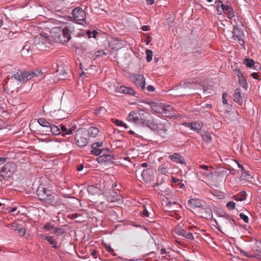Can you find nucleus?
<instances>
[{
  "label": "nucleus",
  "instance_id": "f257e3e1",
  "mask_svg": "<svg viewBox=\"0 0 261 261\" xmlns=\"http://www.w3.org/2000/svg\"><path fill=\"white\" fill-rule=\"evenodd\" d=\"M74 31V28L69 24L64 27H54L51 29L50 33L55 41L65 43L71 39V34Z\"/></svg>",
  "mask_w": 261,
  "mask_h": 261
},
{
  "label": "nucleus",
  "instance_id": "f03ea898",
  "mask_svg": "<svg viewBox=\"0 0 261 261\" xmlns=\"http://www.w3.org/2000/svg\"><path fill=\"white\" fill-rule=\"evenodd\" d=\"M37 195L38 199L41 202L55 207L64 205V201L59 196L56 194H51L49 190H46L43 187L38 188L37 190Z\"/></svg>",
  "mask_w": 261,
  "mask_h": 261
},
{
  "label": "nucleus",
  "instance_id": "7ed1b4c3",
  "mask_svg": "<svg viewBox=\"0 0 261 261\" xmlns=\"http://www.w3.org/2000/svg\"><path fill=\"white\" fill-rule=\"evenodd\" d=\"M151 115L149 113L141 110L130 112L127 117V120L137 125H144L148 124Z\"/></svg>",
  "mask_w": 261,
  "mask_h": 261
},
{
  "label": "nucleus",
  "instance_id": "20e7f679",
  "mask_svg": "<svg viewBox=\"0 0 261 261\" xmlns=\"http://www.w3.org/2000/svg\"><path fill=\"white\" fill-rule=\"evenodd\" d=\"M239 170L242 171V175L240 177L241 180H250L253 178L248 172L244 170L243 166L241 165L237 161L234 160H229V173L236 175L239 173Z\"/></svg>",
  "mask_w": 261,
  "mask_h": 261
},
{
  "label": "nucleus",
  "instance_id": "39448f33",
  "mask_svg": "<svg viewBox=\"0 0 261 261\" xmlns=\"http://www.w3.org/2000/svg\"><path fill=\"white\" fill-rule=\"evenodd\" d=\"M229 22L233 26L232 31L233 38L236 40H238L241 45L244 46V41L243 39L244 34L243 32L238 28V25L236 24V18H235L234 12L230 7H229Z\"/></svg>",
  "mask_w": 261,
  "mask_h": 261
},
{
  "label": "nucleus",
  "instance_id": "423d86ee",
  "mask_svg": "<svg viewBox=\"0 0 261 261\" xmlns=\"http://www.w3.org/2000/svg\"><path fill=\"white\" fill-rule=\"evenodd\" d=\"M72 15L73 17H70L71 19H73L75 23L81 25L84 24L86 22V14L81 8L77 7L74 9L72 11Z\"/></svg>",
  "mask_w": 261,
  "mask_h": 261
},
{
  "label": "nucleus",
  "instance_id": "0eeeda50",
  "mask_svg": "<svg viewBox=\"0 0 261 261\" xmlns=\"http://www.w3.org/2000/svg\"><path fill=\"white\" fill-rule=\"evenodd\" d=\"M76 144L80 147H83L87 145L88 143V139L87 138L86 133L83 130H77L74 137Z\"/></svg>",
  "mask_w": 261,
  "mask_h": 261
},
{
  "label": "nucleus",
  "instance_id": "6e6552de",
  "mask_svg": "<svg viewBox=\"0 0 261 261\" xmlns=\"http://www.w3.org/2000/svg\"><path fill=\"white\" fill-rule=\"evenodd\" d=\"M129 78L136 86L142 90L145 89V79L143 74L132 73Z\"/></svg>",
  "mask_w": 261,
  "mask_h": 261
},
{
  "label": "nucleus",
  "instance_id": "1a4fd4ad",
  "mask_svg": "<svg viewBox=\"0 0 261 261\" xmlns=\"http://www.w3.org/2000/svg\"><path fill=\"white\" fill-rule=\"evenodd\" d=\"M153 126L155 127L154 129L156 130L160 136L162 137H165L168 130L169 123L168 122L166 121L164 123H159L156 125H154Z\"/></svg>",
  "mask_w": 261,
  "mask_h": 261
},
{
  "label": "nucleus",
  "instance_id": "9d476101",
  "mask_svg": "<svg viewBox=\"0 0 261 261\" xmlns=\"http://www.w3.org/2000/svg\"><path fill=\"white\" fill-rule=\"evenodd\" d=\"M107 200L109 202H114L121 201L122 196L118 192L114 190H110L105 193Z\"/></svg>",
  "mask_w": 261,
  "mask_h": 261
},
{
  "label": "nucleus",
  "instance_id": "9b49d317",
  "mask_svg": "<svg viewBox=\"0 0 261 261\" xmlns=\"http://www.w3.org/2000/svg\"><path fill=\"white\" fill-rule=\"evenodd\" d=\"M143 180L145 182H149L153 180L154 173L152 167L144 169L141 174Z\"/></svg>",
  "mask_w": 261,
  "mask_h": 261
},
{
  "label": "nucleus",
  "instance_id": "f8f14e48",
  "mask_svg": "<svg viewBox=\"0 0 261 261\" xmlns=\"http://www.w3.org/2000/svg\"><path fill=\"white\" fill-rule=\"evenodd\" d=\"M182 125L197 133H199L201 131L203 126V123L201 121L184 122L182 123Z\"/></svg>",
  "mask_w": 261,
  "mask_h": 261
},
{
  "label": "nucleus",
  "instance_id": "ddd939ff",
  "mask_svg": "<svg viewBox=\"0 0 261 261\" xmlns=\"http://www.w3.org/2000/svg\"><path fill=\"white\" fill-rule=\"evenodd\" d=\"M27 71H22V70H18L17 72L12 74V77L20 82H24L27 81Z\"/></svg>",
  "mask_w": 261,
  "mask_h": 261
},
{
  "label": "nucleus",
  "instance_id": "4468645a",
  "mask_svg": "<svg viewBox=\"0 0 261 261\" xmlns=\"http://www.w3.org/2000/svg\"><path fill=\"white\" fill-rule=\"evenodd\" d=\"M115 92L130 95H134L136 93L135 91L132 87H128L124 86L117 87L115 89Z\"/></svg>",
  "mask_w": 261,
  "mask_h": 261
},
{
  "label": "nucleus",
  "instance_id": "2eb2a0df",
  "mask_svg": "<svg viewBox=\"0 0 261 261\" xmlns=\"http://www.w3.org/2000/svg\"><path fill=\"white\" fill-rule=\"evenodd\" d=\"M16 169V165L13 163H9L6 164L5 166L1 169L0 171V176H3V175L1 174L2 173H4L5 172H9L10 174H8V176H10L11 174H12V172L15 171Z\"/></svg>",
  "mask_w": 261,
  "mask_h": 261
},
{
  "label": "nucleus",
  "instance_id": "dca6fc26",
  "mask_svg": "<svg viewBox=\"0 0 261 261\" xmlns=\"http://www.w3.org/2000/svg\"><path fill=\"white\" fill-rule=\"evenodd\" d=\"M168 159L171 161L178 164L184 165L186 164V162L185 161L184 158L178 153H174L172 155H170L168 156Z\"/></svg>",
  "mask_w": 261,
  "mask_h": 261
},
{
  "label": "nucleus",
  "instance_id": "f3484780",
  "mask_svg": "<svg viewBox=\"0 0 261 261\" xmlns=\"http://www.w3.org/2000/svg\"><path fill=\"white\" fill-rule=\"evenodd\" d=\"M49 39L47 37L39 35L34 38V42L38 45H46L49 44Z\"/></svg>",
  "mask_w": 261,
  "mask_h": 261
},
{
  "label": "nucleus",
  "instance_id": "a211bd4d",
  "mask_svg": "<svg viewBox=\"0 0 261 261\" xmlns=\"http://www.w3.org/2000/svg\"><path fill=\"white\" fill-rule=\"evenodd\" d=\"M41 237H42L45 240L47 241V242L52 246V247L54 248H58L59 246L58 245V242L55 240V238L53 236H48L47 234H40Z\"/></svg>",
  "mask_w": 261,
  "mask_h": 261
},
{
  "label": "nucleus",
  "instance_id": "6ab92c4d",
  "mask_svg": "<svg viewBox=\"0 0 261 261\" xmlns=\"http://www.w3.org/2000/svg\"><path fill=\"white\" fill-rule=\"evenodd\" d=\"M149 106L153 111L158 113L161 114L162 112L163 111V107L164 103H163L152 101L149 103Z\"/></svg>",
  "mask_w": 261,
  "mask_h": 261
},
{
  "label": "nucleus",
  "instance_id": "aec40b11",
  "mask_svg": "<svg viewBox=\"0 0 261 261\" xmlns=\"http://www.w3.org/2000/svg\"><path fill=\"white\" fill-rule=\"evenodd\" d=\"M163 111L162 112V114L168 117H172L175 115L173 109L170 105H166L164 104L163 107Z\"/></svg>",
  "mask_w": 261,
  "mask_h": 261
},
{
  "label": "nucleus",
  "instance_id": "412c9836",
  "mask_svg": "<svg viewBox=\"0 0 261 261\" xmlns=\"http://www.w3.org/2000/svg\"><path fill=\"white\" fill-rule=\"evenodd\" d=\"M113 157L110 154H103L97 158V161L100 164H104L112 162Z\"/></svg>",
  "mask_w": 261,
  "mask_h": 261
},
{
  "label": "nucleus",
  "instance_id": "4be33fe9",
  "mask_svg": "<svg viewBox=\"0 0 261 261\" xmlns=\"http://www.w3.org/2000/svg\"><path fill=\"white\" fill-rule=\"evenodd\" d=\"M188 204L192 208L201 207L202 206L201 201L197 198H190L188 200Z\"/></svg>",
  "mask_w": 261,
  "mask_h": 261
},
{
  "label": "nucleus",
  "instance_id": "5701e85b",
  "mask_svg": "<svg viewBox=\"0 0 261 261\" xmlns=\"http://www.w3.org/2000/svg\"><path fill=\"white\" fill-rule=\"evenodd\" d=\"M170 168L169 163H165L161 165L158 168V171L159 174L167 175L168 173V169Z\"/></svg>",
  "mask_w": 261,
  "mask_h": 261
},
{
  "label": "nucleus",
  "instance_id": "b1692460",
  "mask_svg": "<svg viewBox=\"0 0 261 261\" xmlns=\"http://www.w3.org/2000/svg\"><path fill=\"white\" fill-rule=\"evenodd\" d=\"M233 99L234 101L241 105L243 102V98L241 96L240 90L237 89L235 90L234 93L233 95Z\"/></svg>",
  "mask_w": 261,
  "mask_h": 261
},
{
  "label": "nucleus",
  "instance_id": "393cba45",
  "mask_svg": "<svg viewBox=\"0 0 261 261\" xmlns=\"http://www.w3.org/2000/svg\"><path fill=\"white\" fill-rule=\"evenodd\" d=\"M99 129L95 126H91L88 129L89 136L92 138L96 137L99 134Z\"/></svg>",
  "mask_w": 261,
  "mask_h": 261
},
{
  "label": "nucleus",
  "instance_id": "a878e982",
  "mask_svg": "<svg viewBox=\"0 0 261 261\" xmlns=\"http://www.w3.org/2000/svg\"><path fill=\"white\" fill-rule=\"evenodd\" d=\"M56 72L57 75H62L64 77H66L68 74L66 69L63 65L57 66Z\"/></svg>",
  "mask_w": 261,
  "mask_h": 261
},
{
  "label": "nucleus",
  "instance_id": "bb28decb",
  "mask_svg": "<svg viewBox=\"0 0 261 261\" xmlns=\"http://www.w3.org/2000/svg\"><path fill=\"white\" fill-rule=\"evenodd\" d=\"M49 129V130H46V132H50L54 135H58L61 133L60 129L54 124H51Z\"/></svg>",
  "mask_w": 261,
  "mask_h": 261
},
{
  "label": "nucleus",
  "instance_id": "cd10ccee",
  "mask_svg": "<svg viewBox=\"0 0 261 261\" xmlns=\"http://www.w3.org/2000/svg\"><path fill=\"white\" fill-rule=\"evenodd\" d=\"M214 170V168L212 167H210V170H207V171H199V173L202 174V176L205 178H211L213 176V170Z\"/></svg>",
  "mask_w": 261,
  "mask_h": 261
},
{
  "label": "nucleus",
  "instance_id": "c85d7f7f",
  "mask_svg": "<svg viewBox=\"0 0 261 261\" xmlns=\"http://www.w3.org/2000/svg\"><path fill=\"white\" fill-rule=\"evenodd\" d=\"M38 122L42 126L48 128L51 124L50 122L46 120L44 118H39L38 119Z\"/></svg>",
  "mask_w": 261,
  "mask_h": 261
},
{
  "label": "nucleus",
  "instance_id": "c756f323",
  "mask_svg": "<svg viewBox=\"0 0 261 261\" xmlns=\"http://www.w3.org/2000/svg\"><path fill=\"white\" fill-rule=\"evenodd\" d=\"M40 75V72L38 71V70H34L32 71L31 72H27V81L31 79L33 77H37L39 76Z\"/></svg>",
  "mask_w": 261,
  "mask_h": 261
},
{
  "label": "nucleus",
  "instance_id": "7c9ffc66",
  "mask_svg": "<svg viewBox=\"0 0 261 261\" xmlns=\"http://www.w3.org/2000/svg\"><path fill=\"white\" fill-rule=\"evenodd\" d=\"M155 190L159 194L161 195H169L171 192V190L168 187L165 188L164 190H161L159 188L155 189Z\"/></svg>",
  "mask_w": 261,
  "mask_h": 261
},
{
  "label": "nucleus",
  "instance_id": "2f4dec72",
  "mask_svg": "<svg viewBox=\"0 0 261 261\" xmlns=\"http://www.w3.org/2000/svg\"><path fill=\"white\" fill-rule=\"evenodd\" d=\"M87 191L89 193L93 195L97 193L99 191V189L94 186L89 185L87 187Z\"/></svg>",
  "mask_w": 261,
  "mask_h": 261
},
{
  "label": "nucleus",
  "instance_id": "473e14b6",
  "mask_svg": "<svg viewBox=\"0 0 261 261\" xmlns=\"http://www.w3.org/2000/svg\"><path fill=\"white\" fill-rule=\"evenodd\" d=\"M61 132H62L64 133V135H71L73 132V129H72L71 128H67L66 126L62 125L61 126L60 128Z\"/></svg>",
  "mask_w": 261,
  "mask_h": 261
},
{
  "label": "nucleus",
  "instance_id": "72a5a7b5",
  "mask_svg": "<svg viewBox=\"0 0 261 261\" xmlns=\"http://www.w3.org/2000/svg\"><path fill=\"white\" fill-rule=\"evenodd\" d=\"M219 3L221 4L219 6L218 5V14H221V12L222 11H228V6L224 5L221 3V2H219Z\"/></svg>",
  "mask_w": 261,
  "mask_h": 261
},
{
  "label": "nucleus",
  "instance_id": "f704fd0d",
  "mask_svg": "<svg viewBox=\"0 0 261 261\" xmlns=\"http://www.w3.org/2000/svg\"><path fill=\"white\" fill-rule=\"evenodd\" d=\"M184 229L180 224L177 225L174 228L175 233L180 236L183 235L182 233H184Z\"/></svg>",
  "mask_w": 261,
  "mask_h": 261
},
{
  "label": "nucleus",
  "instance_id": "c9c22d12",
  "mask_svg": "<svg viewBox=\"0 0 261 261\" xmlns=\"http://www.w3.org/2000/svg\"><path fill=\"white\" fill-rule=\"evenodd\" d=\"M239 79V82L241 86L245 90H247L248 88L247 84L246 83L245 79L244 76H241Z\"/></svg>",
  "mask_w": 261,
  "mask_h": 261
},
{
  "label": "nucleus",
  "instance_id": "e433bc0d",
  "mask_svg": "<svg viewBox=\"0 0 261 261\" xmlns=\"http://www.w3.org/2000/svg\"><path fill=\"white\" fill-rule=\"evenodd\" d=\"M113 122L115 124H116L118 126L124 127L125 129H127L128 128V126L126 125V124L121 120L118 119H115Z\"/></svg>",
  "mask_w": 261,
  "mask_h": 261
},
{
  "label": "nucleus",
  "instance_id": "4c0bfd02",
  "mask_svg": "<svg viewBox=\"0 0 261 261\" xmlns=\"http://www.w3.org/2000/svg\"><path fill=\"white\" fill-rule=\"evenodd\" d=\"M54 232L57 236H61L65 233V230L61 227H55Z\"/></svg>",
  "mask_w": 261,
  "mask_h": 261
},
{
  "label": "nucleus",
  "instance_id": "58836bf2",
  "mask_svg": "<svg viewBox=\"0 0 261 261\" xmlns=\"http://www.w3.org/2000/svg\"><path fill=\"white\" fill-rule=\"evenodd\" d=\"M244 63L247 67L251 68L254 65L255 62L252 59L247 58L244 60Z\"/></svg>",
  "mask_w": 261,
  "mask_h": 261
},
{
  "label": "nucleus",
  "instance_id": "ea45409f",
  "mask_svg": "<svg viewBox=\"0 0 261 261\" xmlns=\"http://www.w3.org/2000/svg\"><path fill=\"white\" fill-rule=\"evenodd\" d=\"M146 60L148 62H150L152 60L153 53L150 49L146 50Z\"/></svg>",
  "mask_w": 261,
  "mask_h": 261
},
{
  "label": "nucleus",
  "instance_id": "a19ab883",
  "mask_svg": "<svg viewBox=\"0 0 261 261\" xmlns=\"http://www.w3.org/2000/svg\"><path fill=\"white\" fill-rule=\"evenodd\" d=\"M107 112L106 109L103 107H99L94 110V114L98 115L100 113H105Z\"/></svg>",
  "mask_w": 261,
  "mask_h": 261
},
{
  "label": "nucleus",
  "instance_id": "79ce46f5",
  "mask_svg": "<svg viewBox=\"0 0 261 261\" xmlns=\"http://www.w3.org/2000/svg\"><path fill=\"white\" fill-rule=\"evenodd\" d=\"M183 235H181V236L184 237L187 239H190V240H193L194 239L193 235L192 232H187L186 230H184V233H182Z\"/></svg>",
  "mask_w": 261,
  "mask_h": 261
},
{
  "label": "nucleus",
  "instance_id": "37998d69",
  "mask_svg": "<svg viewBox=\"0 0 261 261\" xmlns=\"http://www.w3.org/2000/svg\"><path fill=\"white\" fill-rule=\"evenodd\" d=\"M54 225L51 224L50 222L46 223L43 226V228L46 231H49L50 229H54Z\"/></svg>",
  "mask_w": 261,
  "mask_h": 261
},
{
  "label": "nucleus",
  "instance_id": "c03bdc74",
  "mask_svg": "<svg viewBox=\"0 0 261 261\" xmlns=\"http://www.w3.org/2000/svg\"><path fill=\"white\" fill-rule=\"evenodd\" d=\"M202 139L206 143H209L212 141V138L210 134H205L202 136Z\"/></svg>",
  "mask_w": 261,
  "mask_h": 261
},
{
  "label": "nucleus",
  "instance_id": "a18cd8bd",
  "mask_svg": "<svg viewBox=\"0 0 261 261\" xmlns=\"http://www.w3.org/2000/svg\"><path fill=\"white\" fill-rule=\"evenodd\" d=\"M101 152L102 150L99 148L92 149L91 150V153L96 156L100 155Z\"/></svg>",
  "mask_w": 261,
  "mask_h": 261
},
{
  "label": "nucleus",
  "instance_id": "49530a36",
  "mask_svg": "<svg viewBox=\"0 0 261 261\" xmlns=\"http://www.w3.org/2000/svg\"><path fill=\"white\" fill-rule=\"evenodd\" d=\"M103 143L102 142H95L92 144L91 146L92 149H96L102 146Z\"/></svg>",
  "mask_w": 261,
  "mask_h": 261
},
{
  "label": "nucleus",
  "instance_id": "de8ad7c7",
  "mask_svg": "<svg viewBox=\"0 0 261 261\" xmlns=\"http://www.w3.org/2000/svg\"><path fill=\"white\" fill-rule=\"evenodd\" d=\"M239 216L245 222L247 223L249 222V218L247 216L245 215L243 213H240L239 214Z\"/></svg>",
  "mask_w": 261,
  "mask_h": 261
},
{
  "label": "nucleus",
  "instance_id": "09e8293b",
  "mask_svg": "<svg viewBox=\"0 0 261 261\" xmlns=\"http://www.w3.org/2000/svg\"><path fill=\"white\" fill-rule=\"evenodd\" d=\"M107 54L103 50H98L95 53L96 57H101L106 55Z\"/></svg>",
  "mask_w": 261,
  "mask_h": 261
},
{
  "label": "nucleus",
  "instance_id": "8fccbe9b",
  "mask_svg": "<svg viewBox=\"0 0 261 261\" xmlns=\"http://www.w3.org/2000/svg\"><path fill=\"white\" fill-rule=\"evenodd\" d=\"M18 232L21 236H23L25 233V229L23 227L21 226L18 229Z\"/></svg>",
  "mask_w": 261,
  "mask_h": 261
},
{
  "label": "nucleus",
  "instance_id": "3c124183",
  "mask_svg": "<svg viewBox=\"0 0 261 261\" xmlns=\"http://www.w3.org/2000/svg\"><path fill=\"white\" fill-rule=\"evenodd\" d=\"M21 226V225L17 223H13L12 224V228L15 231H18Z\"/></svg>",
  "mask_w": 261,
  "mask_h": 261
},
{
  "label": "nucleus",
  "instance_id": "603ef678",
  "mask_svg": "<svg viewBox=\"0 0 261 261\" xmlns=\"http://www.w3.org/2000/svg\"><path fill=\"white\" fill-rule=\"evenodd\" d=\"M233 198L236 200V201H243L244 200V198L243 197H240V196H239V194H238V195H233Z\"/></svg>",
  "mask_w": 261,
  "mask_h": 261
},
{
  "label": "nucleus",
  "instance_id": "864d4df0",
  "mask_svg": "<svg viewBox=\"0 0 261 261\" xmlns=\"http://www.w3.org/2000/svg\"><path fill=\"white\" fill-rule=\"evenodd\" d=\"M227 94L226 93H224L222 95V102L223 103L226 105L227 103V99L226 98Z\"/></svg>",
  "mask_w": 261,
  "mask_h": 261
},
{
  "label": "nucleus",
  "instance_id": "5fc2aeb1",
  "mask_svg": "<svg viewBox=\"0 0 261 261\" xmlns=\"http://www.w3.org/2000/svg\"><path fill=\"white\" fill-rule=\"evenodd\" d=\"M159 178H158V182L155 183V184L154 185V187L155 188V189L159 188L161 190H164L165 188L163 186H161V185H159Z\"/></svg>",
  "mask_w": 261,
  "mask_h": 261
},
{
  "label": "nucleus",
  "instance_id": "6e6d98bb",
  "mask_svg": "<svg viewBox=\"0 0 261 261\" xmlns=\"http://www.w3.org/2000/svg\"><path fill=\"white\" fill-rule=\"evenodd\" d=\"M199 168L200 169H202L205 170V171L210 170V167L208 165H203V164L200 165L199 166Z\"/></svg>",
  "mask_w": 261,
  "mask_h": 261
},
{
  "label": "nucleus",
  "instance_id": "4d7b16f0",
  "mask_svg": "<svg viewBox=\"0 0 261 261\" xmlns=\"http://www.w3.org/2000/svg\"><path fill=\"white\" fill-rule=\"evenodd\" d=\"M105 248L108 252H110L111 253L114 251V249L112 248L110 245H109L106 244L105 245Z\"/></svg>",
  "mask_w": 261,
  "mask_h": 261
},
{
  "label": "nucleus",
  "instance_id": "13d9d810",
  "mask_svg": "<svg viewBox=\"0 0 261 261\" xmlns=\"http://www.w3.org/2000/svg\"><path fill=\"white\" fill-rule=\"evenodd\" d=\"M38 141L39 142H45V143H48L52 141L51 139H38Z\"/></svg>",
  "mask_w": 261,
  "mask_h": 261
},
{
  "label": "nucleus",
  "instance_id": "bf43d9fd",
  "mask_svg": "<svg viewBox=\"0 0 261 261\" xmlns=\"http://www.w3.org/2000/svg\"><path fill=\"white\" fill-rule=\"evenodd\" d=\"M150 213L148 212L147 210L145 208L142 211V215L144 217H149Z\"/></svg>",
  "mask_w": 261,
  "mask_h": 261
},
{
  "label": "nucleus",
  "instance_id": "052dcab7",
  "mask_svg": "<svg viewBox=\"0 0 261 261\" xmlns=\"http://www.w3.org/2000/svg\"><path fill=\"white\" fill-rule=\"evenodd\" d=\"M234 73L238 77V79L240 78V77L243 76L241 73V70L239 69L235 70Z\"/></svg>",
  "mask_w": 261,
  "mask_h": 261
},
{
  "label": "nucleus",
  "instance_id": "680f3d73",
  "mask_svg": "<svg viewBox=\"0 0 261 261\" xmlns=\"http://www.w3.org/2000/svg\"><path fill=\"white\" fill-rule=\"evenodd\" d=\"M155 90V88L154 87L152 86V85H149L147 87V90L148 92H153Z\"/></svg>",
  "mask_w": 261,
  "mask_h": 261
},
{
  "label": "nucleus",
  "instance_id": "e2e57ef3",
  "mask_svg": "<svg viewBox=\"0 0 261 261\" xmlns=\"http://www.w3.org/2000/svg\"><path fill=\"white\" fill-rule=\"evenodd\" d=\"M145 43L147 45H148L151 41V37L149 35H147L146 38L145 40Z\"/></svg>",
  "mask_w": 261,
  "mask_h": 261
},
{
  "label": "nucleus",
  "instance_id": "0e129e2a",
  "mask_svg": "<svg viewBox=\"0 0 261 261\" xmlns=\"http://www.w3.org/2000/svg\"><path fill=\"white\" fill-rule=\"evenodd\" d=\"M97 251L95 249L92 250L91 255L94 258H97Z\"/></svg>",
  "mask_w": 261,
  "mask_h": 261
},
{
  "label": "nucleus",
  "instance_id": "69168bd1",
  "mask_svg": "<svg viewBox=\"0 0 261 261\" xmlns=\"http://www.w3.org/2000/svg\"><path fill=\"white\" fill-rule=\"evenodd\" d=\"M251 76L254 79L258 80V79H259V75L256 72H253L251 74Z\"/></svg>",
  "mask_w": 261,
  "mask_h": 261
},
{
  "label": "nucleus",
  "instance_id": "338daca9",
  "mask_svg": "<svg viewBox=\"0 0 261 261\" xmlns=\"http://www.w3.org/2000/svg\"><path fill=\"white\" fill-rule=\"evenodd\" d=\"M239 196H240V197H243L244 200H245V197L246 196V192L244 191H242L240 192Z\"/></svg>",
  "mask_w": 261,
  "mask_h": 261
},
{
  "label": "nucleus",
  "instance_id": "774afa93",
  "mask_svg": "<svg viewBox=\"0 0 261 261\" xmlns=\"http://www.w3.org/2000/svg\"><path fill=\"white\" fill-rule=\"evenodd\" d=\"M236 204L234 202L229 201V209H234Z\"/></svg>",
  "mask_w": 261,
  "mask_h": 261
}]
</instances>
